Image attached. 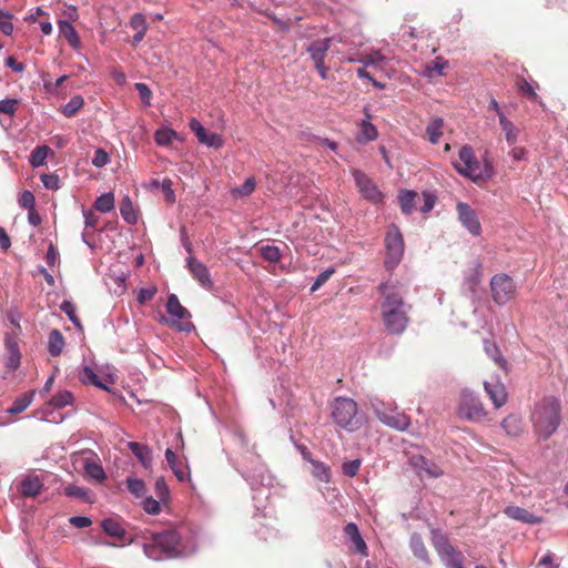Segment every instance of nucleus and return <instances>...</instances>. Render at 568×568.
<instances>
[{
	"mask_svg": "<svg viewBox=\"0 0 568 568\" xmlns=\"http://www.w3.org/2000/svg\"><path fill=\"white\" fill-rule=\"evenodd\" d=\"M383 297L381 315L385 329L393 335L402 334L408 325L407 311L410 307L404 302V285L399 282H384L377 287Z\"/></svg>",
	"mask_w": 568,
	"mask_h": 568,
	"instance_id": "f257e3e1",
	"label": "nucleus"
},
{
	"mask_svg": "<svg viewBox=\"0 0 568 568\" xmlns=\"http://www.w3.org/2000/svg\"><path fill=\"white\" fill-rule=\"evenodd\" d=\"M532 424L542 439H548L560 424V403L555 397L544 398L535 408Z\"/></svg>",
	"mask_w": 568,
	"mask_h": 568,
	"instance_id": "f03ea898",
	"label": "nucleus"
},
{
	"mask_svg": "<svg viewBox=\"0 0 568 568\" xmlns=\"http://www.w3.org/2000/svg\"><path fill=\"white\" fill-rule=\"evenodd\" d=\"M457 172L474 182L486 181L493 175V166L487 159L480 163L474 154L473 148L464 145L459 150L458 160L453 162Z\"/></svg>",
	"mask_w": 568,
	"mask_h": 568,
	"instance_id": "7ed1b4c3",
	"label": "nucleus"
},
{
	"mask_svg": "<svg viewBox=\"0 0 568 568\" xmlns=\"http://www.w3.org/2000/svg\"><path fill=\"white\" fill-rule=\"evenodd\" d=\"M179 546V534L175 530H165L163 532L151 534L150 540L143 545V551L149 558L161 560L164 557L172 558L178 556L180 552Z\"/></svg>",
	"mask_w": 568,
	"mask_h": 568,
	"instance_id": "20e7f679",
	"label": "nucleus"
},
{
	"mask_svg": "<svg viewBox=\"0 0 568 568\" xmlns=\"http://www.w3.org/2000/svg\"><path fill=\"white\" fill-rule=\"evenodd\" d=\"M331 416L334 423L348 432H354L359 428L361 420L357 416V403L352 398L336 397L331 404Z\"/></svg>",
	"mask_w": 568,
	"mask_h": 568,
	"instance_id": "39448f33",
	"label": "nucleus"
},
{
	"mask_svg": "<svg viewBox=\"0 0 568 568\" xmlns=\"http://www.w3.org/2000/svg\"><path fill=\"white\" fill-rule=\"evenodd\" d=\"M386 260L388 270L396 267L403 258L405 244L403 235L396 225H390L385 236Z\"/></svg>",
	"mask_w": 568,
	"mask_h": 568,
	"instance_id": "423d86ee",
	"label": "nucleus"
},
{
	"mask_svg": "<svg viewBox=\"0 0 568 568\" xmlns=\"http://www.w3.org/2000/svg\"><path fill=\"white\" fill-rule=\"evenodd\" d=\"M458 416L473 422H480L486 417L481 400L471 392L465 390L460 395Z\"/></svg>",
	"mask_w": 568,
	"mask_h": 568,
	"instance_id": "0eeeda50",
	"label": "nucleus"
},
{
	"mask_svg": "<svg viewBox=\"0 0 568 568\" xmlns=\"http://www.w3.org/2000/svg\"><path fill=\"white\" fill-rule=\"evenodd\" d=\"M490 290L493 300L498 305H504L514 298L516 286L510 276L507 274H496L490 280Z\"/></svg>",
	"mask_w": 568,
	"mask_h": 568,
	"instance_id": "6e6552de",
	"label": "nucleus"
},
{
	"mask_svg": "<svg viewBox=\"0 0 568 568\" xmlns=\"http://www.w3.org/2000/svg\"><path fill=\"white\" fill-rule=\"evenodd\" d=\"M435 548L447 568H465L464 556L446 538L436 540Z\"/></svg>",
	"mask_w": 568,
	"mask_h": 568,
	"instance_id": "1a4fd4ad",
	"label": "nucleus"
},
{
	"mask_svg": "<svg viewBox=\"0 0 568 568\" xmlns=\"http://www.w3.org/2000/svg\"><path fill=\"white\" fill-rule=\"evenodd\" d=\"M353 178L361 194L373 203H379L383 201V194L378 190L374 181L359 170L353 171Z\"/></svg>",
	"mask_w": 568,
	"mask_h": 568,
	"instance_id": "9d476101",
	"label": "nucleus"
},
{
	"mask_svg": "<svg viewBox=\"0 0 568 568\" xmlns=\"http://www.w3.org/2000/svg\"><path fill=\"white\" fill-rule=\"evenodd\" d=\"M456 211L458 214V220L463 226H465L473 235H480L481 225L476 212L467 203L464 202L457 203Z\"/></svg>",
	"mask_w": 568,
	"mask_h": 568,
	"instance_id": "9b49d317",
	"label": "nucleus"
},
{
	"mask_svg": "<svg viewBox=\"0 0 568 568\" xmlns=\"http://www.w3.org/2000/svg\"><path fill=\"white\" fill-rule=\"evenodd\" d=\"M190 129L195 133L200 143L214 149L222 148L223 138L217 133L206 131L195 118L190 120Z\"/></svg>",
	"mask_w": 568,
	"mask_h": 568,
	"instance_id": "f8f14e48",
	"label": "nucleus"
},
{
	"mask_svg": "<svg viewBox=\"0 0 568 568\" xmlns=\"http://www.w3.org/2000/svg\"><path fill=\"white\" fill-rule=\"evenodd\" d=\"M409 465L418 476H422V473H425L430 478H438L444 475L443 469L437 464L423 455H413L409 458Z\"/></svg>",
	"mask_w": 568,
	"mask_h": 568,
	"instance_id": "ddd939ff",
	"label": "nucleus"
},
{
	"mask_svg": "<svg viewBox=\"0 0 568 568\" xmlns=\"http://www.w3.org/2000/svg\"><path fill=\"white\" fill-rule=\"evenodd\" d=\"M377 417L383 424L402 432L406 430L410 425L409 417L396 410H377Z\"/></svg>",
	"mask_w": 568,
	"mask_h": 568,
	"instance_id": "4468645a",
	"label": "nucleus"
},
{
	"mask_svg": "<svg viewBox=\"0 0 568 568\" xmlns=\"http://www.w3.org/2000/svg\"><path fill=\"white\" fill-rule=\"evenodd\" d=\"M187 267L192 276L205 288L210 290L213 286L210 272L205 264L194 257L187 258Z\"/></svg>",
	"mask_w": 568,
	"mask_h": 568,
	"instance_id": "2eb2a0df",
	"label": "nucleus"
},
{
	"mask_svg": "<svg viewBox=\"0 0 568 568\" xmlns=\"http://www.w3.org/2000/svg\"><path fill=\"white\" fill-rule=\"evenodd\" d=\"M504 513L509 518L521 521L524 524L536 525L542 521L541 517L536 516L519 506H507Z\"/></svg>",
	"mask_w": 568,
	"mask_h": 568,
	"instance_id": "dca6fc26",
	"label": "nucleus"
},
{
	"mask_svg": "<svg viewBox=\"0 0 568 568\" xmlns=\"http://www.w3.org/2000/svg\"><path fill=\"white\" fill-rule=\"evenodd\" d=\"M331 42H332V39L326 38V39L313 42L307 48V52L311 54V59L313 60L315 67L325 64L324 61H325L327 51L331 48Z\"/></svg>",
	"mask_w": 568,
	"mask_h": 568,
	"instance_id": "f3484780",
	"label": "nucleus"
},
{
	"mask_svg": "<svg viewBox=\"0 0 568 568\" xmlns=\"http://www.w3.org/2000/svg\"><path fill=\"white\" fill-rule=\"evenodd\" d=\"M484 388L486 393L488 394L489 398L491 399L495 408H500L504 406L507 402V392L500 382L496 383H484Z\"/></svg>",
	"mask_w": 568,
	"mask_h": 568,
	"instance_id": "a211bd4d",
	"label": "nucleus"
},
{
	"mask_svg": "<svg viewBox=\"0 0 568 568\" xmlns=\"http://www.w3.org/2000/svg\"><path fill=\"white\" fill-rule=\"evenodd\" d=\"M344 534L349 540H352L354 548L358 554L367 556L366 542L361 536L358 527L354 523H349L345 526Z\"/></svg>",
	"mask_w": 568,
	"mask_h": 568,
	"instance_id": "6ab92c4d",
	"label": "nucleus"
},
{
	"mask_svg": "<svg viewBox=\"0 0 568 568\" xmlns=\"http://www.w3.org/2000/svg\"><path fill=\"white\" fill-rule=\"evenodd\" d=\"M165 459L179 481H184L187 479L191 483L190 473L184 470L183 462L178 459L172 449L168 448L165 450Z\"/></svg>",
	"mask_w": 568,
	"mask_h": 568,
	"instance_id": "aec40b11",
	"label": "nucleus"
},
{
	"mask_svg": "<svg viewBox=\"0 0 568 568\" xmlns=\"http://www.w3.org/2000/svg\"><path fill=\"white\" fill-rule=\"evenodd\" d=\"M6 349L8 353L6 366L12 371L17 369L20 365L21 354L18 342L13 338L6 339Z\"/></svg>",
	"mask_w": 568,
	"mask_h": 568,
	"instance_id": "412c9836",
	"label": "nucleus"
},
{
	"mask_svg": "<svg viewBox=\"0 0 568 568\" xmlns=\"http://www.w3.org/2000/svg\"><path fill=\"white\" fill-rule=\"evenodd\" d=\"M43 484L36 475L27 476L21 481V494L24 497H37L42 490Z\"/></svg>",
	"mask_w": 568,
	"mask_h": 568,
	"instance_id": "4be33fe9",
	"label": "nucleus"
},
{
	"mask_svg": "<svg viewBox=\"0 0 568 568\" xmlns=\"http://www.w3.org/2000/svg\"><path fill=\"white\" fill-rule=\"evenodd\" d=\"M103 531L121 541L125 540L126 531L123 526L114 518H106L101 521Z\"/></svg>",
	"mask_w": 568,
	"mask_h": 568,
	"instance_id": "5701e85b",
	"label": "nucleus"
},
{
	"mask_svg": "<svg viewBox=\"0 0 568 568\" xmlns=\"http://www.w3.org/2000/svg\"><path fill=\"white\" fill-rule=\"evenodd\" d=\"M128 447L145 468H149L151 466L152 453L148 446L136 442H130L128 444Z\"/></svg>",
	"mask_w": 568,
	"mask_h": 568,
	"instance_id": "b1692460",
	"label": "nucleus"
},
{
	"mask_svg": "<svg viewBox=\"0 0 568 568\" xmlns=\"http://www.w3.org/2000/svg\"><path fill=\"white\" fill-rule=\"evenodd\" d=\"M166 312L169 313V315L178 320H184L190 317L189 311L184 306H182L175 294L169 295L166 302Z\"/></svg>",
	"mask_w": 568,
	"mask_h": 568,
	"instance_id": "393cba45",
	"label": "nucleus"
},
{
	"mask_svg": "<svg viewBox=\"0 0 568 568\" xmlns=\"http://www.w3.org/2000/svg\"><path fill=\"white\" fill-rule=\"evenodd\" d=\"M376 138L377 130L375 125L371 123V115L366 112V119L359 123V135L357 136V141L359 143H365L374 141Z\"/></svg>",
	"mask_w": 568,
	"mask_h": 568,
	"instance_id": "a878e982",
	"label": "nucleus"
},
{
	"mask_svg": "<svg viewBox=\"0 0 568 568\" xmlns=\"http://www.w3.org/2000/svg\"><path fill=\"white\" fill-rule=\"evenodd\" d=\"M58 24L60 33L65 38L68 43L72 48L78 49L80 47V38L74 27L69 21L64 20H60Z\"/></svg>",
	"mask_w": 568,
	"mask_h": 568,
	"instance_id": "bb28decb",
	"label": "nucleus"
},
{
	"mask_svg": "<svg viewBox=\"0 0 568 568\" xmlns=\"http://www.w3.org/2000/svg\"><path fill=\"white\" fill-rule=\"evenodd\" d=\"M409 545L416 558L422 561L429 562V555L420 535L413 534Z\"/></svg>",
	"mask_w": 568,
	"mask_h": 568,
	"instance_id": "cd10ccee",
	"label": "nucleus"
},
{
	"mask_svg": "<svg viewBox=\"0 0 568 568\" xmlns=\"http://www.w3.org/2000/svg\"><path fill=\"white\" fill-rule=\"evenodd\" d=\"M515 85L518 92L526 95L530 101L541 103L535 87L529 83L523 75H517Z\"/></svg>",
	"mask_w": 568,
	"mask_h": 568,
	"instance_id": "c85d7f7f",
	"label": "nucleus"
},
{
	"mask_svg": "<svg viewBox=\"0 0 568 568\" xmlns=\"http://www.w3.org/2000/svg\"><path fill=\"white\" fill-rule=\"evenodd\" d=\"M64 347V337L59 329H52L49 334L48 351L51 356H59Z\"/></svg>",
	"mask_w": 568,
	"mask_h": 568,
	"instance_id": "c756f323",
	"label": "nucleus"
},
{
	"mask_svg": "<svg viewBox=\"0 0 568 568\" xmlns=\"http://www.w3.org/2000/svg\"><path fill=\"white\" fill-rule=\"evenodd\" d=\"M34 396V390H30L28 393L22 394L20 397L16 398L12 405L7 409V413L11 415L20 414L26 410L30 404L32 403Z\"/></svg>",
	"mask_w": 568,
	"mask_h": 568,
	"instance_id": "7c9ffc66",
	"label": "nucleus"
},
{
	"mask_svg": "<svg viewBox=\"0 0 568 568\" xmlns=\"http://www.w3.org/2000/svg\"><path fill=\"white\" fill-rule=\"evenodd\" d=\"M444 121L442 118H433L426 126V134L433 144H437L443 135Z\"/></svg>",
	"mask_w": 568,
	"mask_h": 568,
	"instance_id": "2f4dec72",
	"label": "nucleus"
},
{
	"mask_svg": "<svg viewBox=\"0 0 568 568\" xmlns=\"http://www.w3.org/2000/svg\"><path fill=\"white\" fill-rule=\"evenodd\" d=\"M417 196L418 194L415 191L403 190L399 192L398 200L403 213L410 214L414 211Z\"/></svg>",
	"mask_w": 568,
	"mask_h": 568,
	"instance_id": "473e14b6",
	"label": "nucleus"
},
{
	"mask_svg": "<svg viewBox=\"0 0 568 568\" xmlns=\"http://www.w3.org/2000/svg\"><path fill=\"white\" fill-rule=\"evenodd\" d=\"M499 125L506 135V140L509 144H515L518 138L519 130L514 123L507 119L505 114H500Z\"/></svg>",
	"mask_w": 568,
	"mask_h": 568,
	"instance_id": "72a5a7b5",
	"label": "nucleus"
},
{
	"mask_svg": "<svg viewBox=\"0 0 568 568\" xmlns=\"http://www.w3.org/2000/svg\"><path fill=\"white\" fill-rule=\"evenodd\" d=\"M84 471L90 478L99 483H102L106 478L103 467L94 460H87L84 463Z\"/></svg>",
	"mask_w": 568,
	"mask_h": 568,
	"instance_id": "f704fd0d",
	"label": "nucleus"
},
{
	"mask_svg": "<svg viewBox=\"0 0 568 568\" xmlns=\"http://www.w3.org/2000/svg\"><path fill=\"white\" fill-rule=\"evenodd\" d=\"M501 427L509 436H518L521 432V420L516 415H509L501 422Z\"/></svg>",
	"mask_w": 568,
	"mask_h": 568,
	"instance_id": "c9c22d12",
	"label": "nucleus"
},
{
	"mask_svg": "<svg viewBox=\"0 0 568 568\" xmlns=\"http://www.w3.org/2000/svg\"><path fill=\"white\" fill-rule=\"evenodd\" d=\"M94 209L102 213L111 212L114 209V195L111 192L99 196L94 202Z\"/></svg>",
	"mask_w": 568,
	"mask_h": 568,
	"instance_id": "e433bc0d",
	"label": "nucleus"
},
{
	"mask_svg": "<svg viewBox=\"0 0 568 568\" xmlns=\"http://www.w3.org/2000/svg\"><path fill=\"white\" fill-rule=\"evenodd\" d=\"M311 464L313 466L312 474L314 477L323 483H328L331 480V470L328 466L318 460H311Z\"/></svg>",
	"mask_w": 568,
	"mask_h": 568,
	"instance_id": "4c0bfd02",
	"label": "nucleus"
},
{
	"mask_svg": "<svg viewBox=\"0 0 568 568\" xmlns=\"http://www.w3.org/2000/svg\"><path fill=\"white\" fill-rule=\"evenodd\" d=\"M84 100L81 95H74L62 109V113L67 118L74 116L83 106Z\"/></svg>",
	"mask_w": 568,
	"mask_h": 568,
	"instance_id": "58836bf2",
	"label": "nucleus"
},
{
	"mask_svg": "<svg viewBox=\"0 0 568 568\" xmlns=\"http://www.w3.org/2000/svg\"><path fill=\"white\" fill-rule=\"evenodd\" d=\"M73 402V395L69 390H61L58 394H55L49 402L51 406L54 408H63L67 405L72 404Z\"/></svg>",
	"mask_w": 568,
	"mask_h": 568,
	"instance_id": "ea45409f",
	"label": "nucleus"
},
{
	"mask_svg": "<svg viewBox=\"0 0 568 568\" xmlns=\"http://www.w3.org/2000/svg\"><path fill=\"white\" fill-rule=\"evenodd\" d=\"M50 148L47 145L37 146L30 155V164L33 168H38L44 164Z\"/></svg>",
	"mask_w": 568,
	"mask_h": 568,
	"instance_id": "a19ab883",
	"label": "nucleus"
},
{
	"mask_svg": "<svg viewBox=\"0 0 568 568\" xmlns=\"http://www.w3.org/2000/svg\"><path fill=\"white\" fill-rule=\"evenodd\" d=\"M261 256L271 263H277L281 261V250L275 245H264L260 247Z\"/></svg>",
	"mask_w": 568,
	"mask_h": 568,
	"instance_id": "79ce46f5",
	"label": "nucleus"
},
{
	"mask_svg": "<svg viewBox=\"0 0 568 568\" xmlns=\"http://www.w3.org/2000/svg\"><path fill=\"white\" fill-rule=\"evenodd\" d=\"M80 378L85 384H91L100 388H106L101 382L99 376L95 374V372L89 367L84 366L83 369L80 373Z\"/></svg>",
	"mask_w": 568,
	"mask_h": 568,
	"instance_id": "37998d69",
	"label": "nucleus"
},
{
	"mask_svg": "<svg viewBox=\"0 0 568 568\" xmlns=\"http://www.w3.org/2000/svg\"><path fill=\"white\" fill-rule=\"evenodd\" d=\"M178 133L172 129H160L154 133V140L159 145H169Z\"/></svg>",
	"mask_w": 568,
	"mask_h": 568,
	"instance_id": "c03bdc74",
	"label": "nucleus"
},
{
	"mask_svg": "<svg viewBox=\"0 0 568 568\" xmlns=\"http://www.w3.org/2000/svg\"><path fill=\"white\" fill-rule=\"evenodd\" d=\"M120 213L128 223L133 224L136 222V214L134 213L132 202L128 196L121 203Z\"/></svg>",
	"mask_w": 568,
	"mask_h": 568,
	"instance_id": "a18cd8bd",
	"label": "nucleus"
},
{
	"mask_svg": "<svg viewBox=\"0 0 568 568\" xmlns=\"http://www.w3.org/2000/svg\"><path fill=\"white\" fill-rule=\"evenodd\" d=\"M256 182L254 178H248L245 182L240 186L233 190V194L236 197L248 196L255 189Z\"/></svg>",
	"mask_w": 568,
	"mask_h": 568,
	"instance_id": "49530a36",
	"label": "nucleus"
},
{
	"mask_svg": "<svg viewBox=\"0 0 568 568\" xmlns=\"http://www.w3.org/2000/svg\"><path fill=\"white\" fill-rule=\"evenodd\" d=\"M12 18L11 13L0 10V31L6 36H10L13 32Z\"/></svg>",
	"mask_w": 568,
	"mask_h": 568,
	"instance_id": "de8ad7c7",
	"label": "nucleus"
},
{
	"mask_svg": "<svg viewBox=\"0 0 568 568\" xmlns=\"http://www.w3.org/2000/svg\"><path fill=\"white\" fill-rule=\"evenodd\" d=\"M485 349L486 352L494 358V361L500 366L501 368H506L507 362L506 359L500 355L499 349L494 343L486 342L485 343Z\"/></svg>",
	"mask_w": 568,
	"mask_h": 568,
	"instance_id": "09e8293b",
	"label": "nucleus"
},
{
	"mask_svg": "<svg viewBox=\"0 0 568 568\" xmlns=\"http://www.w3.org/2000/svg\"><path fill=\"white\" fill-rule=\"evenodd\" d=\"M126 483H128V489L130 490V493H132L136 497H141L144 495L146 488H145V484L143 480L138 479V478H128Z\"/></svg>",
	"mask_w": 568,
	"mask_h": 568,
	"instance_id": "8fccbe9b",
	"label": "nucleus"
},
{
	"mask_svg": "<svg viewBox=\"0 0 568 568\" xmlns=\"http://www.w3.org/2000/svg\"><path fill=\"white\" fill-rule=\"evenodd\" d=\"M60 308L75 326L81 327L80 320L75 315V306L73 303L64 301Z\"/></svg>",
	"mask_w": 568,
	"mask_h": 568,
	"instance_id": "3c124183",
	"label": "nucleus"
},
{
	"mask_svg": "<svg viewBox=\"0 0 568 568\" xmlns=\"http://www.w3.org/2000/svg\"><path fill=\"white\" fill-rule=\"evenodd\" d=\"M64 494L69 497L85 500L88 496V490L83 487L70 484L64 488Z\"/></svg>",
	"mask_w": 568,
	"mask_h": 568,
	"instance_id": "603ef678",
	"label": "nucleus"
},
{
	"mask_svg": "<svg viewBox=\"0 0 568 568\" xmlns=\"http://www.w3.org/2000/svg\"><path fill=\"white\" fill-rule=\"evenodd\" d=\"M19 105V100L17 99H4L0 101V113H4L8 115H13Z\"/></svg>",
	"mask_w": 568,
	"mask_h": 568,
	"instance_id": "864d4df0",
	"label": "nucleus"
},
{
	"mask_svg": "<svg viewBox=\"0 0 568 568\" xmlns=\"http://www.w3.org/2000/svg\"><path fill=\"white\" fill-rule=\"evenodd\" d=\"M130 27L136 31H148L145 16L142 13H134L130 19Z\"/></svg>",
	"mask_w": 568,
	"mask_h": 568,
	"instance_id": "5fc2aeb1",
	"label": "nucleus"
},
{
	"mask_svg": "<svg viewBox=\"0 0 568 568\" xmlns=\"http://www.w3.org/2000/svg\"><path fill=\"white\" fill-rule=\"evenodd\" d=\"M335 273V268L333 267H329L325 271H323L322 273H320L315 280V282L313 283L312 287H311V291L312 292H315L317 291L322 285H324L328 280L329 277Z\"/></svg>",
	"mask_w": 568,
	"mask_h": 568,
	"instance_id": "6e6d98bb",
	"label": "nucleus"
},
{
	"mask_svg": "<svg viewBox=\"0 0 568 568\" xmlns=\"http://www.w3.org/2000/svg\"><path fill=\"white\" fill-rule=\"evenodd\" d=\"M361 465H362L361 459H354L351 462H346L342 466L343 474L347 477H354L358 473Z\"/></svg>",
	"mask_w": 568,
	"mask_h": 568,
	"instance_id": "4d7b16f0",
	"label": "nucleus"
},
{
	"mask_svg": "<svg viewBox=\"0 0 568 568\" xmlns=\"http://www.w3.org/2000/svg\"><path fill=\"white\" fill-rule=\"evenodd\" d=\"M110 161L109 154L103 149H97L94 152V156L92 158V164L95 168H103Z\"/></svg>",
	"mask_w": 568,
	"mask_h": 568,
	"instance_id": "13d9d810",
	"label": "nucleus"
},
{
	"mask_svg": "<svg viewBox=\"0 0 568 568\" xmlns=\"http://www.w3.org/2000/svg\"><path fill=\"white\" fill-rule=\"evenodd\" d=\"M19 204L21 207L30 210L36 206V197L33 193L29 190H24L19 199Z\"/></svg>",
	"mask_w": 568,
	"mask_h": 568,
	"instance_id": "bf43d9fd",
	"label": "nucleus"
},
{
	"mask_svg": "<svg viewBox=\"0 0 568 568\" xmlns=\"http://www.w3.org/2000/svg\"><path fill=\"white\" fill-rule=\"evenodd\" d=\"M445 68H447V61L443 58H436L427 65V71L430 75L433 73L443 74Z\"/></svg>",
	"mask_w": 568,
	"mask_h": 568,
	"instance_id": "052dcab7",
	"label": "nucleus"
},
{
	"mask_svg": "<svg viewBox=\"0 0 568 568\" xmlns=\"http://www.w3.org/2000/svg\"><path fill=\"white\" fill-rule=\"evenodd\" d=\"M41 182L48 190H58L60 186V180L58 175L54 174H42Z\"/></svg>",
	"mask_w": 568,
	"mask_h": 568,
	"instance_id": "680f3d73",
	"label": "nucleus"
},
{
	"mask_svg": "<svg viewBox=\"0 0 568 568\" xmlns=\"http://www.w3.org/2000/svg\"><path fill=\"white\" fill-rule=\"evenodd\" d=\"M384 57L381 52L375 51L373 53L364 55L359 61L364 64V67L376 65L379 62L384 61Z\"/></svg>",
	"mask_w": 568,
	"mask_h": 568,
	"instance_id": "e2e57ef3",
	"label": "nucleus"
},
{
	"mask_svg": "<svg viewBox=\"0 0 568 568\" xmlns=\"http://www.w3.org/2000/svg\"><path fill=\"white\" fill-rule=\"evenodd\" d=\"M154 489L160 500H165L169 497V488L164 478L160 477L155 480Z\"/></svg>",
	"mask_w": 568,
	"mask_h": 568,
	"instance_id": "0e129e2a",
	"label": "nucleus"
},
{
	"mask_svg": "<svg viewBox=\"0 0 568 568\" xmlns=\"http://www.w3.org/2000/svg\"><path fill=\"white\" fill-rule=\"evenodd\" d=\"M156 293V288L154 286L141 288L138 293V302L139 304H145L146 302L151 301Z\"/></svg>",
	"mask_w": 568,
	"mask_h": 568,
	"instance_id": "69168bd1",
	"label": "nucleus"
},
{
	"mask_svg": "<svg viewBox=\"0 0 568 568\" xmlns=\"http://www.w3.org/2000/svg\"><path fill=\"white\" fill-rule=\"evenodd\" d=\"M135 89L139 92L141 100L146 105H150V100L152 97V92H151L150 88L145 83L138 82V83H135Z\"/></svg>",
	"mask_w": 568,
	"mask_h": 568,
	"instance_id": "338daca9",
	"label": "nucleus"
},
{
	"mask_svg": "<svg viewBox=\"0 0 568 568\" xmlns=\"http://www.w3.org/2000/svg\"><path fill=\"white\" fill-rule=\"evenodd\" d=\"M143 509L148 514L156 515L161 510L160 503L158 500L153 499L152 497H148L143 501Z\"/></svg>",
	"mask_w": 568,
	"mask_h": 568,
	"instance_id": "774afa93",
	"label": "nucleus"
}]
</instances>
